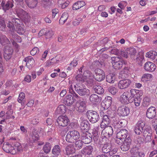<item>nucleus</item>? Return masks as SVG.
I'll use <instances>...</instances> for the list:
<instances>
[{
    "label": "nucleus",
    "instance_id": "19",
    "mask_svg": "<svg viewBox=\"0 0 157 157\" xmlns=\"http://www.w3.org/2000/svg\"><path fill=\"white\" fill-rule=\"evenodd\" d=\"M80 128L82 133L88 132L89 128V124L86 120H82L80 122Z\"/></svg>",
    "mask_w": 157,
    "mask_h": 157
},
{
    "label": "nucleus",
    "instance_id": "55",
    "mask_svg": "<svg viewBox=\"0 0 157 157\" xmlns=\"http://www.w3.org/2000/svg\"><path fill=\"white\" fill-rule=\"evenodd\" d=\"M75 142L76 147H77L78 149H80L82 147L83 143L82 140H79L76 141Z\"/></svg>",
    "mask_w": 157,
    "mask_h": 157
},
{
    "label": "nucleus",
    "instance_id": "20",
    "mask_svg": "<svg viewBox=\"0 0 157 157\" xmlns=\"http://www.w3.org/2000/svg\"><path fill=\"white\" fill-rule=\"evenodd\" d=\"M24 61L26 63L27 67L29 69L32 68L34 64L35 61L33 57L30 56L25 57Z\"/></svg>",
    "mask_w": 157,
    "mask_h": 157
},
{
    "label": "nucleus",
    "instance_id": "59",
    "mask_svg": "<svg viewBox=\"0 0 157 157\" xmlns=\"http://www.w3.org/2000/svg\"><path fill=\"white\" fill-rule=\"evenodd\" d=\"M82 21V19L81 18H78L77 19H75L73 22V25L74 26H77Z\"/></svg>",
    "mask_w": 157,
    "mask_h": 157
},
{
    "label": "nucleus",
    "instance_id": "14",
    "mask_svg": "<svg viewBox=\"0 0 157 157\" xmlns=\"http://www.w3.org/2000/svg\"><path fill=\"white\" fill-rule=\"evenodd\" d=\"M131 83V81L129 79L120 80L118 84V88L121 89H125L128 87Z\"/></svg>",
    "mask_w": 157,
    "mask_h": 157
},
{
    "label": "nucleus",
    "instance_id": "7",
    "mask_svg": "<svg viewBox=\"0 0 157 157\" xmlns=\"http://www.w3.org/2000/svg\"><path fill=\"white\" fill-rule=\"evenodd\" d=\"M95 80L99 82L103 80L105 78V74L102 70L97 68L95 70V74L94 75Z\"/></svg>",
    "mask_w": 157,
    "mask_h": 157
},
{
    "label": "nucleus",
    "instance_id": "5",
    "mask_svg": "<svg viewBox=\"0 0 157 157\" xmlns=\"http://www.w3.org/2000/svg\"><path fill=\"white\" fill-rule=\"evenodd\" d=\"M86 115L90 121L93 123L98 122L100 118L98 113L92 110L88 111Z\"/></svg>",
    "mask_w": 157,
    "mask_h": 157
},
{
    "label": "nucleus",
    "instance_id": "46",
    "mask_svg": "<svg viewBox=\"0 0 157 157\" xmlns=\"http://www.w3.org/2000/svg\"><path fill=\"white\" fill-rule=\"evenodd\" d=\"M51 149V145L49 143H46L43 147V150L46 153H49Z\"/></svg>",
    "mask_w": 157,
    "mask_h": 157
},
{
    "label": "nucleus",
    "instance_id": "50",
    "mask_svg": "<svg viewBox=\"0 0 157 157\" xmlns=\"http://www.w3.org/2000/svg\"><path fill=\"white\" fill-rule=\"evenodd\" d=\"M71 95L73 100L74 102L76 101H77L78 100H82V98L76 94L75 93L72 94Z\"/></svg>",
    "mask_w": 157,
    "mask_h": 157
},
{
    "label": "nucleus",
    "instance_id": "1",
    "mask_svg": "<svg viewBox=\"0 0 157 157\" xmlns=\"http://www.w3.org/2000/svg\"><path fill=\"white\" fill-rule=\"evenodd\" d=\"M140 93L142 95V92L141 90H136L131 89L130 92L125 91L121 95L119 101L123 105H127L129 103H132L133 98L135 97V94Z\"/></svg>",
    "mask_w": 157,
    "mask_h": 157
},
{
    "label": "nucleus",
    "instance_id": "21",
    "mask_svg": "<svg viewBox=\"0 0 157 157\" xmlns=\"http://www.w3.org/2000/svg\"><path fill=\"white\" fill-rule=\"evenodd\" d=\"M144 68L146 71L152 72L155 70L156 66L152 62H147L144 64Z\"/></svg>",
    "mask_w": 157,
    "mask_h": 157
},
{
    "label": "nucleus",
    "instance_id": "18",
    "mask_svg": "<svg viewBox=\"0 0 157 157\" xmlns=\"http://www.w3.org/2000/svg\"><path fill=\"white\" fill-rule=\"evenodd\" d=\"M131 142V140L129 136L124 140L123 144L121 147V150L124 151H128L130 148Z\"/></svg>",
    "mask_w": 157,
    "mask_h": 157
},
{
    "label": "nucleus",
    "instance_id": "48",
    "mask_svg": "<svg viewBox=\"0 0 157 157\" xmlns=\"http://www.w3.org/2000/svg\"><path fill=\"white\" fill-rule=\"evenodd\" d=\"M152 133L151 129L150 128H148L145 129L142 134L144 137H145L146 135H149V134H150V135H152Z\"/></svg>",
    "mask_w": 157,
    "mask_h": 157
},
{
    "label": "nucleus",
    "instance_id": "29",
    "mask_svg": "<svg viewBox=\"0 0 157 157\" xmlns=\"http://www.w3.org/2000/svg\"><path fill=\"white\" fill-rule=\"evenodd\" d=\"M64 104L67 106H71L74 102L73 100L71 94L68 95L66 96L64 101Z\"/></svg>",
    "mask_w": 157,
    "mask_h": 157
},
{
    "label": "nucleus",
    "instance_id": "32",
    "mask_svg": "<svg viewBox=\"0 0 157 157\" xmlns=\"http://www.w3.org/2000/svg\"><path fill=\"white\" fill-rule=\"evenodd\" d=\"M99 98L98 95L95 94H92L89 97L90 102L93 104L96 103L99 101Z\"/></svg>",
    "mask_w": 157,
    "mask_h": 157
},
{
    "label": "nucleus",
    "instance_id": "36",
    "mask_svg": "<svg viewBox=\"0 0 157 157\" xmlns=\"http://www.w3.org/2000/svg\"><path fill=\"white\" fill-rule=\"evenodd\" d=\"M94 91L96 93L101 94L104 93V90L103 88L100 86H94Z\"/></svg>",
    "mask_w": 157,
    "mask_h": 157
},
{
    "label": "nucleus",
    "instance_id": "2",
    "mask_svg": "<svg viewBox=\"0 0 157 157\" xmlns=\"http://www.w3.org/2000/svg\"><path fill=\"white\" fill-rule=\"evenodd\" d=\"M2 149L7 153L15 154L18 151L22 150V147L20 144L18 142H16L13 146H12L8 142H5L3 144Z\"/></svg>",
    "mask_w": 157,
    "mask_h": 157
},
{
    "label": "nucleus",
    "instance_id": "61",
    "mask_svg": "<svg viewBox=\"0 0 157 157\" xmlns=\"http://www.w3.org/2000/svg\"><path fill=\"white\" fill-rule=\"evenodd\" d=\"M123 140H124L123 139H121V138L117 136L115 140V142L118 144L120 145L122 143Z\"/></svg>",
    "mask_w": 157,
    "mask_h": 157
},
{
    "label": "nucleus",
    "instance_id": "39",
    "mask_svg": "<svg viewBox=\"0 0 157 157\" xmlns=\"http://www.w3.org/2000/svg\"><path fill=\"white\" fill-rule=\"evenodd\" d=\"M68 17V14L67 13H64L62 14L59 20L60 24H63L67 21Z\"/></svg>",
    "mask_w": 157,
    "mask_h": 157
},
{
    "label": "nucleus",
    "instance_id": "43",
    "mask_svg": "<svg viewBox=\"0 0 157 157\" xmlns=\"http://www.w3.org/2000/svg\"><path fill=\"white\" fill-rule=\"evenodd\" d=\"M110 146L107 144L104 145L102 148V151L103 153H109L110 151Z\"/></svg>",
    "mask_w": 157,
    "mask_h": 157
},
{
    "label": "nucleus",
    "instance_id": "25",
    "mask_svg": "<svg viewBox=\"0 0 157 157\" xmlns=\"http://www.w3.org/2000/svg\"><path fill=\"white\" fill-rule=\"evenodd\" d=\"M128 135V131L125 129L121 130L117 134V136L124 140L127 138Z\"/></svg>",
    "mask_w": 157,
    "mask_h": 157
},
{
    "label": "nucleus",
    "instance_id": "6",
    "mask_svg": "<svg viewBox=\"0 0 157 157\" xmlns=\"http://www.w3.org/2000/svg\"><path fill=\"white\" fill-rule=\"evenodd\" d=\"M75 90L79 94L82 96L89 95L90 94V90L86 88L78 86L77 87L76 85H74Z\"/></svg>",
    "mask_w": 157,
    "mask_h": 157
},
{
    "label": "nucleus",
    "instance_id": "30",
    "mask_svg": "<svg viewBox=\"0 0 157 157\" xmlns=\"http://www.w3.org/2000/svg\"><path fill=\"white\" fill-rule=\"evenodd\" d=\"M66 154L67 155L74 153L75 152L74 146L72 144L67 145L65 148Z\"/></svg>",
    "mask_w": 157,
    "mask_h": 157
},
{
    "label": "nucleus",
    "instance_id": "37",
    "mask_svg": "<svg viewBox=\"0 0 157 157\" xmlns=\"http://www.w3.org/2000/svg\"><path fill=\"white\" fill-rule=\"evenodd\" d=\"M93 150V147L91 146H87L85 147L83 151V153L85 155H90L91 154Z\"/></svg>",
    "mask_w": 157,
    "mask_h": 157
},
{
    "label": "nucleus",
    "instance_id": "44",
    "mask_svg": "<svg viewBox=\"0 0 157 157\" xmlns=\"http://www.w3.org/2000/svg\"><path fill=\"white\" fill-rule=\"evenodd\" d=\"M52 0H42V5L44 8L51 6L52 4Z\"/></svg>",
    "mask_w": 157,
    "mask_h": 157
},
{
    "label": "nucleus",
    "instance_id": "38",
    "mask_svg": "<svg viewBox=\"0 0 157 157\" xmlns=\"http://www.w3.org/2000/svg\"><path fill=\"white\" fill-rule=\"evenodd\" d=\"M151 103V99L150 98L146 97L143 99L142 106L146 107L149 106Z\"/></svg>",
    "mask_w": 157,
    "mask_h": 157
},
{
    "label": "nucleus",
    "instance_id": "22",
    "mask_svg": "<svg viewBox=\"0 0 157 157\" xmlns=\"http://www.w3.org/2000/svg\"><path fill=\"white\" fill-rule=\"evenodd\" d=\"M156 115V109L153 106L149 108L146 113L147 117L149 118L152 119Z\"/></svg>",
    "mask_w": 157,
    "mask_h": 157
},
{
    "label": "nucleus",
    "instance_id": "62",
    "mask_svg": "<svg viewBox=\"0 0 157 157\" xmlns=\"http://www.w3.org/2000/svg\"><path fill=\"white\" fill-rule=\"evenodd\" d=\"M127 4V2L125 1H122L121 2H120L118 4V6L121 9H123L124 8V6L126 5Z\"/></svg>",
    "mask_w": 157,
    "mask_h": 157
},
{
    "label": "nucleus",
    "instance_id": "15",
    "mask_svg": "<svg viewBox=\"0 0 157 157\" xmlns=\"http://www.w3.org/2000/svg\"><path fill=\"white\" fill-rule=\"evenodd\" d=\"M13 0L8 1L6 3H5L4 1L2 2L1 5L2 9L5 12H6L13 7Z\"/></svg>",
    "mask_w": 157,
    "mask_h": 157
},
{
    "label": "nucleus",
    "instance_id": "26",
    "mask_svg": "<svg viewBox=\"0 0 157 157\" xmlns=\"http://www.w3.org/2000/svg\"><path fill=\"white\" fill-rule=\"evenodd\" d=\"M39 137V136L37 133V131L35 130H34L30 135L29 141L33 143L35 141L37 140Z\"/></svg>",
    "mask_w": 157,
    "mask_h": 157
},
{
    "label": "nucleus",
    "instance_id": "24",
    "mask_svg": "<svg viewBox=\"0 0 157 157\" xmlns=\"http://www.w3.org/2000/svg\"><path fill=\"white\" fill-rule=\"evenodd\" d=\"M110 122V120L108 116L106 115H104L100 124L101 128H104L108 126Z\"/></svg>",
    "mask_w": 157,
    "mask_h": 157
},
{
    "label": "nucleus",
    "instance_id": "8",
    "mask_svg": "<svg viewBox=\"0 0 157 157\" xmlns=\"http://www.w3.org/2000/svg\"><path fill=\"white\" fill-rule=\"evenodd\" d=\"M12 21L16 24L15 26L17 27L15 30L17 33L20 35L23 34L25 31L24 29L20 25V20L18 18H13L12 19Z\"/></svg>",
    "mask_w": 157,
    "mask_h": 157
},
{
    "label": "nucleus",
    "instance_id": "57",
    "mask_svg": "<svg viewBox=\"0 0 157 157\" xmlns=\"http://www.w3.org/2000/svg\"><path fill=\"white\" fill-rule=\"evenodd\" d=\"M109 91L113 95L116 94L117 91V89L114 87H110L108 89Z\"/></svg>",
    "mask_w": 157,
    "mask_h": 157
},
{
    "label": "nucleus",
    "instance_id": "53",
    "mask_svg": "<svg viewBox=\"0 0 157 157\" xmlns=\"http://www.w3.org/2000/svg\"><path fill=\"white\" fill-rule=\"evenodd\" d=\"M6 26L4 20L0 17V30L4 31L5 30Z\"/></svg>",
    "mask_w": 157,
    "mask_h": 157
},
{
    "label": "nucleus",
    "instance_id": "13",
    "mask_svg": "<svg viewBox=\"0 0 157 157\" xmlns=\"http://www.w3.org/2000/svg\"><path fill=\"white\" fill-rule=\"evenodd\" d=\"M69 120L66 116H61L58 117L57 119V122L60 126L65 127L69 123Z\"/></svg>",
    "mask_w": 157,
    "mask_h": 157
},
{
    "label": "nucleus",
    "instance_id": "45",
    "mask_svg": "<svg viewBox=\"0 0 157 157\" xmlns=\"http://www.w3.org/2000/svg\"><path fill=\"white\" fill-rule=\"evenodd\" d=\"M133 100L132 103H134L136 106L138 107L140 105L141 99L140 97L135 98V97H134L133 98Z\"/></svg>",
    "mask_w": 157,
    "mask_h": 157
},
{
    "label": "nucleus",
    "instance_id": "34",
    "mask_svg": "<svg viewBox=\"0 0 157 157\" xmlns=\"http://www.w3.org/2000/svg\"><path fill=\"white\" fill-rule=\"evenodd\" d=\"M106 81L109 83H113L115 79V75L113 74H109L106 77Z\"/></svg>",
    "mask_w": 157,
    "mask_h": 157
},
{
    "label": "nucleus",
    "instance_id": "28",
    "mask_svg": "<svg viewBox=\"0 0 157 157\" xmlns=\"http://www.w3.org/2000/svg\"><path fill=\"white\" fill-rule=\"evenodd\" d=\"M85 5V3L83 1H78L75 3L72 6L73 10H76L79 9L81 7Z\"/></svg>",
    "mask_w": 157,
    "mask_h": 157
},
{
    "label": "nucleus",
    "instance_id": "58",
    "mask_svg": "<svg viewBox=\"0 0 157 157\" xmlns=\"http://www.w3.org/2000/svg\"><path fill=\"white\" fill-rule=\"evenodd\" d=\"M25 97V94L23 92L21 93L19 95L18 98V101L20 103H21L22 101Z\"/></svg>",
    "mask_w": 157,
    "mask_h": 157
},
{
    "label": "nucleus",
    "instance_id": "64",
    "mask_svg": "<svg viewBox=\"0 0 157 157\" xmlns=\"http://www.w3.org/2000/svg\"><path fill=\"white\" fill-rule=\"evenodd\" d=\"M31 76L29 75H27L24 78V81L28 82H30L31 81Z\"/></svg>",
    "mask_w": 157,
    "mask_h": 157
},
{
    "label": "nucleus",
    "instance_id": "40",
    "mask_svg": "<svg viewBox=\"0 0 157 157\" xmlns=\"http://www.w3.org/2000/svg\"><path fill=\"white\" fill-rule=\"evenodd\" d=\"M9 43L10 41L9 39L5 36L2 35L0 36V44L4 45Z\"/></svg>",
    "mask_w": 157,
    "mask_h": 157
},
{
    "label": "nucleus",
    "instance_id": "60",
    "mask_svg": "<svg viewBox=\"0 0 157 157\" xmlns=\"http://www.w3.org/2000/svg\"><path fill=\"white\" fill-rule=\"evenodd\" d=\"M30 121L31 123L33 124H37L39 122V119L36 117H33L30 119Z\"/></svg>",
    "mask_w": 157,
    "mask_h": 157
},
{
    "label": "nucleus",
    "instance_id": "41",
    "mask_svg": "<svg viewBox=\"0 0 157 157\" xmlns=\"http://www.w3.org/2000/svg\"><path fill=\"white\" fill-rule=\"evenodd\" d=\"M66 106L63 105H60L57 109V113H63L66 112Z\"/></svg>",
    "mask_w": 157,
    "mask_h": 157
},
{
    "label": "nucleus",
    "instance_id": "49",
    "mask_svg": "<svg viewBox=\"0 0 157 157\" xmlns=\"http://www.w3.org/2000/svg\"><path fill=\"white\" fill-rule=\"evenodd\" d=\"M15 23L14 22L13 23L11 21H9L7 24V27L10 29V30L13 32H14L15 30L14 25H15Z\"/></svg>",
    "mask_w": 157,
    "mask_h": 157
},
{
    "label": "nucleus",
    "instance_id": "31",
    "mask_svg": "<svg viewBox=\"0 0 157 157\" xmlns=\"http://www.w3.org/2000/svg\"><path fill=\"white\" fill-rule=\"evenodd\" d=\"M61 151V148L60 146L58 145H56L53 147L52 152L55 156H58L60 155Z\"/></svg>",
    "mask_w": 157,
    "mask_h": 157
},
{
    "label": "nucleus",
    "instance_id": "9",
    "mask_svg": "<svg viewBox=\"0 0 157 157\" xmlns=\"http://www.w3.org/2000/svg\"><path fill=\"white\" fill-rule=\"evenodd\" d=\"M86 107V102L83 99H82V100H79L77 101L76 103L75 109L78 112H83L85 111Z\"/></svg>",
    "mask_w": 157,
    "mask_h": 157
},
{
    "label": "nucleus",
    "instance_id": "51",
    "mask_svg": "<svg viewBox=\"0 0 157 157\" xmlns=\"http://www.w3.org/2000/svg\"><path fill=\"white\" fill-rule=\"evenodd\" d=\"M76 80L82 82H86L84 77L82 74H78L75 77Z\"/></svg>",
    "mask_w": 157,
    "mask_h": 157
},
{
    "label": "nucleus",
    "instance_id": "47",
    "mask_svg": "<svg viewBox=\"0 0 157 157\" xmlns=\"http://www.w3.org/2000/svg\"><path fill=\"white\" fill-rule=\"evenodd\" d=\"M59 61L58 56L55 57L51 59L48 63V65H52L55 63H58Z\"/></svg>",
    "mask_w": 157,
    "mask_h": 157
},
{
    "label": "nucleus",
    "instance_id": "17",
    "mask_svg": "<svg viewBox=\"0 0 157 157\" xmlns=\"http://www.w3.org/2000/svg\"><path fill=\"white\" fill-rule=\"evenodd\" d=\"M83 76L86 82L88 84L91 83L93 81V76L92 73L88 70L85 71L83 73Z\"/></svg>",
    "mask_w": 157,
    "mask_h": 157
},
{
    "label": "nucleus",
    "instance_id": "63",
    "mask_svg": "<svg viewBox=\"0 0 157 157\" xmlns=\"http://www.w3.org/2000/svg\"><path fill=\"white\" fill-rule=\"evenodd\" d=\"M38 51V48L35 47L33 48V49L30 51V54L32 56L35 55Z\"/></svg>",
    "mask_w": 157,
    "mask_h": 157
},
{
    "label": "nucleus",
    "instance_id": "10",
    "mask_svg": "<svg viewBox=\"0 0 157 157\" xmlns=\"http://www.w3.org/2000/svg\"><path fill=\"white\" fill-rule=\"evenodd\" d=\"M103 129L101 132L102 136L106 138L109 137L113 134V130L112 127L107 126L104 128H101Z\"/></svg>",
    "mask_w": 157,
    "mask_h": 157
},
{
    "label": "nucleus",
    "instance_id": "52",
    "mask_svg": "<svg viewBox=\"0 0 157 157\" xmlns=\"http://www.w3.org/2000/svg\"><path fill=\"white\" fill-rule=\"evenodd\" d=\"M128 48L126 49L124 51H122L121 52L120 54L121 56L124 58H127L128 56Z\"/></svg>",
    "mask_w": 157,
    "mask_h": 157
},
{
    "label": "nucleus",
    "instance_id": "12",
    "mask_svg": "<svg viewBox=\"0 0 157 157\" xmlns=\"http://www.w3.org/2000/svg\"><path fill=\"white\" fill-rule=\"evenodd\" d=\"M92 136L88 132H83L81 136V139L83 143L89 144L92 141Z\"/></svg>",
    "mask_w": 157,
    "mask_h": 157
},
{
    "label": "nucleus",
    "instance_id": "27",
    "mask_svg": "<svg viewBox=\"0 0 157 157\" xmlns=\"http://www.w3.org/2000/svg\"><path fill=\"white\" fill-rule=\"evenodd\" d=\"M28 7L31 8H35L38 3V0H25Z\"/></svg>",
    "mask_w": 157,
    "mask_h": 157
},
{
    "label": "nucleus",
    "instance_id": "54",
    "mask_svg": "<svg viewBox=\"0 0 157 157\" xmlns=\"http://www.w3.org/2000/svg\"><path fill=\"white\" fill-rule=\"evenodd\" d=\"M112 103V98L110 96L107 97L106 100L105 101V105L107 106L108 107H109Z\"/></svg>",
    "mask_w": 157,
    "mask_h": 157
},
{
    "label": "nucleus",
    "instance_id": "56",
    "mask_svg": "<svg viewBox=\"0 0 157 157\" xmlns=\"http://www.w3.org/2000/svg\"><path fill=\"white\" fill-rule=\"evenodd\" d=\"M78 59H74L70 64V66L73 68L76 67L78 64Z\"/></svg>",
    "mask_w": 157,
    "mask_h": 157
},
{
    "label": "nucleus",
    "instance_id": "33",
    "mask_svg": "<svg viewBox=\"0 0 157 157\" xmlns=\"http://www.w3.org/2000/svg\"><path fill=\"white\" fill-rule=\"evenodd\" d=\"M152 78V75L148 73H146L144 74L141 78L142 81L145 82L151 80Z\"/></svg>",
    "mask_w": 157,
    "mask_h": 157
},
{
    "label": "nucleus",
    "instance_id": "3",
    "mask_svg": "<svg viewBox=\"0 0 157 157\" xmlns=\"http://www.w3.org/2000/svg\"><path fill=\"white\" fill-rule=\"evenodd\" d=\"M79 132L76 130H72L69 131L66 136V140L67 142L73 143L80 137Z\"/></svg>",
    "mask_w": 157,
    "mask_h": 157
},
{
    "label": "nucleus",
    "instance_id": "23",
    "mask_svg": "<svg viewBox=\"0 0 157 157\" xmlns=\"http://www.w3.org/2000/svg\"><path fill=\"white\" fill-rule=\"evenodd\" d=\"M4 56L6 60H9L11 57L13 51L11 48L6 47L4 49Z\"/></svg>",
    "mask_w": 157,
    "mask_h": 157
},
{
    "label": "nucleus",
    "instance_id": "42",
    "mask_svg": "<svg viewBox=\"0 0 157 157\" xmlns=\"http://www.w3.org/2000/svg\"><path fill=\"white\" fill-rule=\"evenodd\" d=\"M128 49L129 56H130L131 58L133 59L136 53V50L133 48H128Z\"/></svg>",
    "mask_w": 157,
    "mask_h": 157
},
{
    "label": "nucleus",
    "instance_id": "16",
    "mask_svg": "<svg viewBox=\"0 0 157 157\" xmlns=\"http://www.w3.org/2000/svg\"><path fill=\"white\" fill-rule=\"evenodd\" d=\"M144 126L145 124L144 122L141 121L138 122L134 129V131L136 134L137 135L142 134Z\"/></svg>",
    "mask_w": 157,
    "mask_h": 157
},
{
    "label": "nucleus",
    "instance_id": "35",
    "mask_svg": "<svg viewBox=\"0 0 157 157\" xmlns=\"http://www.w3.org/2000/svg\"><path fill=\"white\" fill-rule=\"evenodd\" d=\"M157 55V53L155 51H151L146 53V56L147 57L151 59H154Z\"/></svg>",
    "mask_w": 157,
    "mask_h": 157
},
{
    "label": "nucleus",
    "instance_id": "4",
    "mask_svg": "<svg viewBox=\"0 0 157 157\" xmlns=\"http://www.w3.org/2000/svg\"><path fill=\"white\" fill-rule=\"evenodd\" d=\"M112 59L113 67L116 69H120L121 68L123 64H127L126 61L118 57H113Z\"/></svg>",
    "mask_w": 157,
    "mask_h": 157
},
{
    "label": "nucleus",
    "instance_id": "11",
    "mask_svg": "<svg viewBox=\"0 0 157 157\" xmlns=\"http://www.w3.org/2000/svg\"><path fill=\"white\" fill-rule=\"evenodd\" d=\"M130 112L129 108L124 105L119 107L117 110V113L119 116H125L128 115Z\"/></svg>",
    "mask_w": 157,
    "mask_h": 157
}]
</instances>
